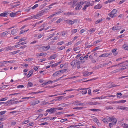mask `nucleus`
<instances>
[{
	"instance_id": "c9c22d12",
	"label": "nucleus",
	"mask_w": 128,
	"mask_h": 128,
	"mask_svg": "<svg viewBox=\"0 0 128 128\" xmlns=\"http://www.w3.org/2000/svg\"><path fill=\"white\" fill-rule=\"evenodd\" d=\"M93 4H90V1H87V2H86V5L88 6H92Z\"/></svg>"
},
{
	"instance_id": "1a4fd4ad",
	"label": "nucleus",
	"mask_w": 128,
	"mask_h": 128,
	"mask_svg": "<svg viewBox=\"0 0 128 128\" xmlns=\"http://www.w3.org/2000/svg\"><path fill=\"white\" fill-rule=\"evenodd\" d=\"M30 17L31 18H30V19H31L32 18H34V19H38L40 18V17L38 13L36 15L31 16Z\"/></svg>"
},
{
	"instance_id": "5701e85b",
	"label": "nucleus",
	"mask_w": 128,
	"mask_h": 128,
	"mask_svg": "<svg viewBox=\"0 0 128 128\" xmlns=\"http://www.w3.org/2000/svg\"><path fill=\"white\" fill-rule=\"evenodd\" d=\"M126 108H127L126 107L122 106H118V109H120L122 110H127V109Z\"/></svg>"
},
{
	"instance_id": "37998d69",
	"label": "nucleus",
	"mask_w": 128,
	"mask_h": 128,
	"mask_svg": "<svg viewBox=\"0 0 128 128\" xmlns=\"http://www.w3.org/2000/svg\"><path fill=\"white\" fill-rule=\"evenodd\" d=\"M33 60V58H28L24 60V61H31Z\"/></svg>"
},
{
	"instance_id": "6e6552de",
	"label": "nucleus",
	"mask_w": 128,
	"mask_h": 128,
	"mask_svg": "<svg viewBox=\"0 0 128 128\" xmlns=\"http://www.w3.org/2000/svg\"><path fill=\"white\" fill-rule=\"evenodd\" d=\"M47 9H44L40 11L38 13V14L40 17L42 15L46 13L47 12Z\"/></svg>"
},
{
	"instance_id": "0e129e2a",
	"label": "nucleus",
	"mask_w": 128,
	"mask_h": 128,
	"mask_svg": "<svg viewBox=\"0 0 128 128\" xmlns=\"http://www.w3.org/2000/svg\"><path fill=\"white\" fill-rule=\"evenodd\" d=\"M61 79V78H59L56 79L55 80H54L53 81L54 83L55 82H57L60 80Z\"/></svg>"
},
{
	"instance_id": "cd10ccee",
	"label": "nucleus",
	"mask_w": 128,
	"mask_h": 128,
	"mask_svg": "<svg viewBox=\"0 0 128 128\" xmlns=\"http://www.w3.org/2000/svg\"><path fill=\"white\" fill-rule=\"evenodd\" d=\"M96 30V29L94 28H91L89 30V32H90L91 33H92L94 32Z\"/></svg>"
},
{
	"instance_id": "ea45409f",
	"label": "nucleus",
	"mask_w": 128,
	"mask_h": 128,
	"mask_svg": "<svg viewBox=\"0 0 128 128\" xmlns=\"http://www.w3.org/2000/svg\"><path fill=\"white\" fill-rule=\"evenodd\" d=\"M29 29L25 30H22L20 31V34H22L24 33L25 32H26Z\"/></svg>"
},
{
	"instance_id": "6ab92c4d",
	"label": "nucleus",
	"mask_w": 128,
	"mask_h": 128,
	"mask_svg": "<svg viewBox=\"0 0 128 128\" xmlns=\"http://www.w3.org/2000/svg\"><path fill=\"white\" fill-rule=\"evenodd\" d=\"M120 26H115L112 28V29L113 30H120Z\"/></svg>"
},
{
	"instance_id": "a19ab883",
	"label": "nucleus",
	"mask_w": 128,
	"mask_h": 128,
	"mask_svg": "<svg viewBox=\"0 0 128 128\" xmlns=\"http://www.w3.org/2000/svg\"><path fill=\"white\" fill-rule=\"evenodd\" d=\"M38 6V4H36L34 5L32 7V10H34Z\"/></svg>"
},
{
	"instance_id": "c756f323",
	"label": "nucleus",
	"mask_w": 128,
	"mask_h": 128,
	"mask_svg": "<svg viewBox=\"0 0 128 128\" xmlns=\"http://www.w3.org/2000/svg\"><path fill=\"white\" fill-rule=\"evenodd\" d=\"M107 97V96H102L100 97L96 98H95L96 99H103L106 98Z\"/></svg>"
},
{
	"instance_id": "b1692460",
	"label": "nucleus",
	"mask_w": 128,
	"mask_h": 128,
	"mask_svg": "<svg viewBox=\"0 0 128 128\" xmlns=\"http://www.w3.org/2000/svg\"><path fill=\"white\" fill-rule=\"evenodd\" d=\"M83 76H89V72L88 71L84 72H83Z\"/></svg>"
},
{
	"instance_id": "a878e982",
	"label": "nucleus",
	"mask_w": 128,
	"mask_h": 128,
	"mask_svg": "<svg viewBox=\"0 0 128 128\" xmlns=\"http://www.w3.org/2000/svg\"><path fill=\"white\" fill-rule=\"evenodd\" d=\"M40 102V101L39 100H38L36 101L33 102L31 103V104L34 105L37 104Z\"/></svg>"
},
{
	"instance_id": "e433bc0d",
	"label": "nucleus",
	"mask_w": 128,
	"mask_h": 128,
	"mask_svg": "<svg viewBox=\"0 0 128 128\" xmlns=\"http://www.w3.org/2000/svg\"><path fill=\"white\" fill-rule=\"evenodd\" d=\"M16 12L14 13L13 12H12L10 13V15L11 17H14L16 15Z\"/></svg>"
},
{
	"instance_id": "9b49d317",
	"label": "nucleus",
	"mask_w": 128,
	"mask_h": 128,
	"mask_svg": "<svg viewBox=\"0 0 128 128\" xmlns=\"http://www.w3.org/2000/svg\"><path fill=\"white\" fill-rule=\"evenodd\" d=\"M66 22L69 24H71V25L73 24L74 22L73 21L69 20H65Z\"/></svg>"
},
{
	"instance_id": "338daca9",
	"label": "nucleus",
	"mask_w": 128,
	"mask_h": 128,
	"mask_svg": "<svg viewBox=\"0 0 128 128\" xmlns=\"http://www.w3.org/2000/svg\"><path fill=\"white\" fill-rule=\"evenodd\" d=\"M65 47L64 46H62L58 48L59 50H62L64 49L65 48Z\"/></svg>"
},
{
	"instance_id": "bf43d9fd",
	"label": "nucleus",
	"mask_w": 128,
	"mask_h": 128,
	"mask_svg": "<svg viewBox=\"0 0 128 128\" xmlns=\"http://www.w3.org/2000/svg\"><path fill=\"white\" fill-rule=\"evenodd\" d=\"M108 118H107L109 122H111L112 120V118H109L108 117Z\"/></svg>"
},
{
	"instance_id": "393cba45",
	"label": "nucleus",
	"mask_w": 128,
	"mask_h": 128,
	"mask_svg": "<svg viewBox=\"0 0 128 128\" xmlns=\"http://www.w3.org/2000/svg\"><path fill=\"white\" fill-rule=\"evenodd\" d=\"M56 54H54L52 55L50 58H49V59L50 58L51 59H54L56 56Z\"/></svg>"
},
{
	"instance_id": "3c124183",
	"label": "nucleus",
	"mask_w": 128,
	"mask_h": 128,
	"mask_svg": "<svg viewBox=\"0 0 128 128\" xmlns=\"http://www.w3.org/2000/svg\"><path fill=\"white\" fill-rule=\"evenodd\" d=\"M8 99V98L6 97L4 98H2L0 100V102L3 101H5L7 100Z\"/></svg>"
},
{
	"instance_id": "5fc2aeb1",
	"label": "nucleus",
	"mask_w": 128,
	"mask_h": 128,
	"mask_svg": "<svg viewBox=\"0 0 128 128\" xmlns=\"http://www.w3.org/2000/svg\"><path fill=\"white\" fill-rule=\"evenodd\" d=\"M117 96L118 97L120 98V97L122 95V94L120 93H118L117 94Z\"/></svg>"
},
{
	"instance_id": "052dcab7",
	"label": "nucleus",
	"mask_w": 128,
	"mask_h": 128,
	"mask_svg": "<svg viewBox=\"0 0 128 128\" xmlns=\"http://www.w3.org/2000/svg\"><path fill=\"white\" fill-rule=\"evenodd\" d=\"M64 43V42L63 41L59 42L57 44L58 45H61L63 44Z\"/></svg>"
},
{
	"instance_id": "de8ad7c7",
	"label": "nucleus",
	"mask_w": 128,
	"mask_h": 128,
	"mask_svg": "<svg viewBox=\"0 0 128 128\" xmlns=\"http://www.w3.org/2000/svg\"><path fill=\"white\" fill-rule=\"evenodd\" d=\"M62 18H61L58 19V20L56 22L58 23H60L61 21H62Z\"/></svg>"
},
{
	"instance_id": "f03ea898",
	"label": "nucleus",
	"mask_w": 128,
	"mask_h": 128,
	"mask_svg": "<svg viewBox=\"0 0 128 128\" xmlns=\"http://www.w3.org/2000/svg\"><path fill=\"white\" fill-rule=\"evenodd\" d=\"M84 2H77L75 6L76 7L75 9L76 10H80L82 7V5L84 4Z\"/></svg>"
},
{
	"instance_id": "2f4dec72",
	"label": "nucleus",
	"mask_w": 128,
	"mask_h": 128,
	"mask_svg": "<svg viewBox=\"0 0 128 128\" xmlns=\"http://www.w3.org/2000/svg\"><path fill=\"white\" fill-rule=\"evenodd\" d=\"M85 89L84 90H82L80 91V93H82V94H86L87 92V91L86 90V89L85 88Z\"/></svg>"
},
{
	"instance_id": "c03bdc74",
	"label": "nucleus",
	"mask_w": 128,
	"mask_h": 128,
	"mask_svg": "<svg viewBox=\"0 0 128 128\" xmlns=\"http://www.w3.org/2000/svg\"><path fill=\"white\" fill-rule=\"evenodd\" d=\"M66 69H64L62 70H59V71H60L59 72H60V74H61V73H64V72H66Z\"/></svg>"
},
{
	"instance_id": "ddd939ff",
	"label": "nucleus",
	"mask_w": 128,
	"mask_h": 128,
	"mask_svg": "<svg viewBox=\"0 0 128 128\" xmlns=\"http://www.w3.org/2000/svg\"><path fill=\"white\" fill-rule=\"evenodd\" d=\"M77 2L75 0H74L72 2H68V4H72V6L73 7H74L75 6V5H76V4Z\"/></svg>"
},
{
	"instance_id": "a18cd8bd",
	"label": "nucleus",
	"mask_w": 128,
	"mask_h": 128,
	"mask_svg": "<svg viewBox=\"0 0 128 128\" xmlns=\"http://www.w3.org/2000/svg\"><path fill=\"white\" fill-rule=\"evenodd\" d=\"M77 126L76 125V126H74L73 125H71V126L68 127L67 128H75V127H77Z\"/></svg>"
},
{
	"instance_id": "bb28decb",
	"label": "nucleus",
	"mask_w": 128,
	"mask_h": 128,
	"mask_svg": "<svg viewBox=\"0 0 128 128\" xmlns=\"http://www.w3.org/2000/svg\"><path fill=\"white\" fill-rule=\"evenodd\" d=\"M14 62L13 61H4L3 62H1V63L2 64H4L3 63H4V64H7L9 63H10V62Z\"/></svg>"
},
{
	"instance_id": "79ce46f5",
	"label": "nucleus",
	"mask_w": 128,
	"mask_h": 128,
	"mask_svg": "<svg viewBox=\"0 0 128 128\" xmlns=\"http://www.w3.org/2000/svg\"><path fill=\"white\" fill-rule=\"evenodd\" d=\"M32 83L31 82H28V85L29 87H31L32 86Z\"/></svg>"
},
{
	"instance_id": "7c9ffc66",
	"label": "nucleus",
	"mask_w": 128,
	"mask_h": 128,
	"mask_svg": "<svg viewBox=\"0 0 128 128\" xmlns=\"http://www.w3.org/2000/svg\"><path fill=\"white\" fill-rule=\"evenodd\" d=\"M19 43L20 42H19L17 43V44L13 46V48H16L19 47L20 45V44H19Z\"/></svg>"
},
{
	"instance_id": "58836bf2",
	"label": "nucleus",
	"mask_w": 128,
	"mask_h": 128,
	"mask_svg": "<svg viewBox=\"0 0 128 128\" xmlns=\"http://www.w3.org/2000/svg\"><path fill=\"white\" fill-rule=\"evenodd\" d=\"M123 47L124 49L126 50H128V46L126 44H124L123 46Z\"/></svg>"
},
{
	"instance_id": "0eeeda50",
	"label": "nucleus",
	"mask_w": 128,
	"mask_h": 128,
	"mask_svg": "<svg viewBox=\"0 0 128 128\" xmlns=\"http://www.w3.org/2000/svg\"><path fill=\"white\" fill-rule=\"evenodd\" d=\"M81 101H78L76 100V101L73 102V103H72L73 104H74V105L76 106H84V103H81Z\"/></svg>"
},
{
	"instance_id": "8fccbe9b",
	"label": "nucleus",
	"mask_w": 128,
	"mask_h": 128,
	"mask_svg": "<svg viewBox=\"0 0 128 128\" xmlns=\"http://www.w3.org/2000/svg\"><path fill=\"white\" fill-rule=\"evenodd\" d=\"M112 64V62L111 61H109V62H106V63H104V66L106 65H108V64Z\"/></svg>"
},
{
	"instance_id": "20e7f679",
	"label": "nucleus",
	"mask_w": 128,
	"mask_h": 128,
	"mask_svg": "<svg viewBox=\"0 0 128 128\" xmlns=\"http://www.w3.org/2000/svg\"><path fill=\"white\" fill-rule=\"evenodd\" d=\"M10 14V12L6 11L4 12L3 13L0 14V16L2 17H6L7 16V14Z\"/></svg>"
},
{
	"instance_id": "423d86ee",
	"label": "nucleus",
	"mask_w": 128,
	"mask_h": 128,
	"mask_svg": "<svg viewBox=\"0 0 128 128\" xmlns=\"http://www.w3.org/2000/svg\"><path fill=\"white\" fill-rule=\"evenodd\" d=\"M62 12H63V11H62V10L61 11L57 12H56L54 13V14H52L49 17H48V18H52V17L54 16H56L58 14Z\"/></svg>"
},
{
	"instance_id": "4d7b16f0",
	"label": "nucleus",
	"mask_w": 128,
	"mask_h": 128,
	"mask_svg": "<svg viewBox=\"0 0 128 128\" xmlns=\"http://www.w3.org/2000/svg\"><path fill=\"white\" fill-rule=\"evenodd\" d=\"M80 60H83V61L84 62L85 61V60H84V58L83 56H81L80 58Z\"/></svg>"
},
{
	"instance_id": "13d9d810",
	"label": "nucleus",
	"mask_w": 128,
	"mask_h": 128,
	"mask_svg": "<svg viewBox=\"0 0 128 128\" xmlns=\"http://www.w3.org/2000/svg\"><path fill=\"white\" fill-rule=\"evenodd\" d=\"M33 70H31L29 72L28 74L31 76L33 74Z\"/></svg>"
},
{
	"instance_id": "473e14b6",
	"label": "nucleus",
	"mask_w": 128,
	"mask_h": 128,
	"mask_svg": "<svg viewBox=\"0 0 128 128\" xmlns=\"http://www.w3.org/2000/svg\"><path fill=\"white\" fill-rule=\"evenodd\" d=\"M90 110L93 112H99L100 111V110L98 109H91Z\"/></svg>"
},
{
	"instance_id": "6e6d98bb",
	"label": "nucleus",
	"mask_w": 128,
	"mask_h": 128,
	"mask_svg": "<svg viewBox=\"0 0 128 128\" xmlns=\"http://www.w3.org/2000/svg\"><path fill=\"white\" fill-rule=\"evenodd\" d=\"M102 21V19H99L97 20L96 22V24H97Z\"/></svg>"
},
{
	"instance_id": "4be33fe9",
	"label": "nucleus",
	"mask_w": 128,
	"mask_h": 128,
	"mask_svg": "<svg viewBox=\"0 0 128 128\" xmlns=\"http://www.w3.org/2000/svg\"><path fill=\"white\" fill-rule=\"evenodd\" d=\"M17 32V30L16 29H14L12 30L11 31V34L12 35H14L16 34Z\"/></svg>"
},
{
	"instance_id": "39448f33",
	"label": "nucleus",
	"mask_w": 128,
	"mask_h": 128,
	"mask_svg": "<svg viewBox=\"0 0 128 128\" xmlns=\"http://www.w3.org/2000/svg\"><path fill=\"white\" fill-rule=\"evenodd\" d=\"M50 46H44L42 47L41 48L43 51H46L49 50L50 48Z\"/></svg>"
},
{
	"instance_id": "7ed1b4c3",
	"label": "nucleus",
	"mask_w": 128,
	"mask_h": 128,
	"mask_svg": "<svg viewBox=\"0 0 128 128\" xmlns=\"http://www.w3.org/2000/svg\"><path fill=\"white\" fill-rule=\"evenodd\" d=\"M56 112V108H52L48 109L46 110V112H48L49 114H52Z\"/></svg>"
},
{
	"instance_id": "49530a36",
	"label": "nucleus",
	"mask_w": 128,
	"mask_h": 128,
	"mask_svg": "<svg viewBox=\"0 0 128 128\" xmlns=\"http://www.w3.org/2000/svg\"><path fill=\"white\" fill-rule=\"evenodd\" d=\"M41 104L42 105H46V104H47L48 102H45V101H43L42 102H41Z\"/></svg>"
},
{
	"instance_id": "dca6fc26",
	"label": "nucleus",
	"mask_w": 128,
	"mask_h": 128,
	"mask_svg": "<svg viewBox=\"0 0 128 128\" xmlns=\"http://www.w3.org/2000/svg\"><path fill=\"white\" fill-rule=\"evenodd\" d=\"M13 49V46H8L4 48V50L6 51H8V50H12Z\"/></svg>"
},
{
	"instance_id": "c85d7f7f",
	"label": "nucleus",
	"mask_w": 128,
	"mask_h": 128,
	"mask_svg": "<svg viewBox=\"0 0 128 128\" xmlns=\"http://www.w3.org/2000/svg\"><path fill=\"white\" fill-rule=\"evenodd\" d=\"M113 108V107L112 106H107L105 107V109L107 110H111Z\"/></svg>"
},
{
	"instance_id": "864d4df0",
	"label": "nucleus",
	"mask_w": 128,
	"mask_h": 128,
	"mask_svg": "<svg viewBox=\"0 0 128 128\" xmlns=\"http://www.w3.org/2000/svg\"><path fill=\"white\" fill-rule=\"evenodd\" d=\"M126 100H122L119 101L118 102L122 103H124L125 102H126Z\"/></svg>"
},
{
	"instance_id": "f8f14e48",
	"label": "nucleus",
	"mask_w": 128,
	"mask_h": 128,
	"mask_svg": "<svg viewBox=\"0 0 128 128\" xmlns=\"http://www.w3.org/2000/svg\"><path fill=\"white\" fill-rule=\"evenodd\" d=\"M70 65L73 68H74L76 67V61L73 60L70 63Z\"/></svg>"
},
{
	"instance_id": "4c0bfd02",
	"label": "nucleus",
	"mask_w": 128,
	"mask_h": 128,
	"mask_svg": "<svg viewBox=\"0 0 128 128\" xmlns=\"http://www.w3.org/2000/svg\"><path fill=\"white\" fill-rule=\"evenodd\" d=\"M83 107H77L74 108L73 109H78V110H80L81 109H82V108H83Z\"/></svg>"
},
{
	"instance_id": "412c9836",
	"label": "nucleus",
	"mask_w": 128,
	"mask_h": 128,
	"mask_svg": "<svg viewBox=\"0 0 128 128\" xmlns=\"http://www.w3.org/2000/svg\"><path fill=\"white\" fill-rule=\"evenodd\" d=\"M59 71H59V70L58 71L52 74V76H58V75L60 74Z\"/></svg>"
},
{
	"instance_id": "09e8293b",
	"label": "nucleus",
	"mask_w": 128,
	"mask_h": 128,
	"mask_svg": "<svg viewBox=\"0 0 128 128\" xmlns=\"http://www.w3.org/2000/svg\"><path fill=\"white\" fill-rule=\"evenodd\" d=\"M58 65V63H56L55 64H52L50 65V66L52 67L56 66H57Z\"/></svg>"
},
{
	"instance_id": "680f3d73",
	"label": "nucleus",
	"mask_w": 128,
	"mask_h": 128,
	"mask_svg": "<svg viewBox=\"0 0 128 128\" xmlns=\"http://www.w3.org/2000/svg\"><path fill=\"white\" fill-rule=\"evenodd\" d=\"M26 40V38H21V39H20L19 40L20 41L19 42H20L23 41L25 40Z\"/></svg>"
},
{
	"instance_id": "f704fd0d",
	"label": "nucleus",
	"mask_w": 128,
	"mask_h": 128,
	"mask_svg": "<svg viewBox=\"0 0 128 128\" xmlns=\"http://www.w3.org/2000/svg\"><path fill=\"white\" fill-rule=\"evenodd\" d=\"M112 123L113 124L115 125L117 122V120L116 118H114L112 119Z\"/></svg>"
},
{
	"instance_id": "9d476101",
	"label": "nucleus",
	"mask_w": 128,
	"mask_h": 128,
	"mask_svg": "<svg viewBox=\"0 0 128 128\" xmlns=\"http://www.w3.org/2000/svg\"><path fill=\"white\" fill-rule=\"evenodd\" d=\"M8 31H6L4 32L1 34H0V37L3 38L8 33Z\"/></svg>"
},
{
	"instance_id": "a211bd4d",
	"label": "nucleus",
	"mask_w": 128,
	"mask_h": 128,
	"mask_svg": "<svg viewBox=\"0 0 128 128\" xmlns=\"http://www.w3.org/2000/svg\"><path fill=\"white\" fill-rule=\"evenodd\" d=\"M102 7V5L100 4H98L94 6V9H100Z\"/></svg>"
},
{
	"instance_id": "4468645a",
	"label": "nucleus",
	"mask_w": 128,
	"mask_h": 128,
	"mask_svg": "<svg viewBox=\"0 0 128 128\" xmlns=\"http://www.w3.org/2000/svg\"><path fill=\"white\" fill-rule=\"evenodd\" d=\"M109 55L110 54L108 53H106L105 54H104L100 55L99 56V57L101 58L102 57H108Z\"/></svg>"
},
{
	"instance_id": "f257e3e1",
	"label": "nucleus",
	"mask_w": 128,
	"mask_h": 128,
	"mask_svg": "<svg viewBox=\"0 0 128 128\" xmlns=\"http://www.w3.org/2000/svg\"><path fill=\"white\" fill-rule=\"evenodd\" d=\"M117 10L116 9L113 10L108 14V15L111 18H113L116 17L117 16Z\"/></svg>"
},
{
	"instance_id": "e2e57ef3",
	"label": "nucleus",
	"mask_w": 128,
	"mask_h": 128,
	"mask_svg": "<svg viewBox=\"0 0 128 128\" xmlns=\"http://www.w3.org/2000/svg\"><path fill=\"white\" fill-rule=\"evenodd\" d=\"M24 86L23 85H20L18 86L17 88H23L24 87Z\"/></svg>"
},
{
	"instance_id": "f3484780",
	"label": "nucleus",
	"mask_w": 128,
	"mask_h": 128,
	"mask_svg": "<svg viewBox=\"0 0 128 128\" xmlns=\"http://www.w3.org/2000/svg\"><path fill=\"white\" fill-rule=\"evenodd\" d=\"M120 125L123 126V128H128V125L123 122L121 123Z\"/></svg>"
},
{
	"instance_id": "69168bd1",
	"label": "nucleus",
	"mask_w": 128,
	"mask_h": 128,
	"mask_svg": "<svg viewBox=\"0 0 128 128\" xmlns=\"http://www.w3.org/2000/svg\"><path fill=\"white\" fill-rule=\"evenodd\" d=\"M6 111H3L1 112H0V115H2L5 114Z\"/></svg>"
},
{
	"instance_id": "603ef678",
	"label": "nucleus",
	"mask_w": 128,
	"mask_h": 128,
	"mask_svg": "<svg viewBox=\"0 0 128 128\" xmlns=\"http://www.w3.org/2000/svg\"><path fill=\"white\" fill-rule=\"evenodd\" d=\"M29 121L27 120H25L22 122L23 124H26L29 122Z\"/></svg>"
},
{
	"instance_id": "aec40b11",
	"label": "nucleus",
	"mask_w": 128,
	"mask_h": 128,
	"mask_svg": "<svg viewBox=\"0 0 128 128\" xmlns=\"http://www.w3.org/2000/svg\"><path fill=\"white\" fill-rule=\"evenodd\" d=\"M117 49L115 48L114 49H113L112 50V52L113 54L115 56H116L118 54V52H116V50H117Z\"/></svg>"
},
{
	"instance_id": "2eb2a0df",
	"label": "nucleus",
	"mask_w": 128,
	"mask_h": 128,
	"mask_svg": "<svg viewBox=\"0 0 128 128\" xmlns=\"http://www.w3.org/2000/svg\"><path fill=\"white\" fill-rule=\"evenodd\" d=\"M64 14L66 16H69L70 15H74V12H68L65 13Z\"/></svg>"
},
{
	"instance_id": "774afa93",
	"label": "nucleus",
	"mask_w": 128,
	"mask_h": 128,
	"mask_svg": "<svg viewBox=\"0 0 128 128\" xmlns=\"http://www.w3.org/2000/svg\"><path fill=\"white\" fill-rule=\"evenodd\" d=\"M82 42L81 41H79L78 42L75 44V45L76 46H78V45L80 44L81 42Z\"/></svg>"
},
{
	"instance_id": "72a5a7b5",
	"label": "nucleus",
	"mask_w": 128,
	"mask_h": 128,
	"mask_svg": "<svg viewBox=\"0 0 128 128\" xmlns=\"http://www.w3.org/2000/svg\"><path fill=\"white\" fill-rule=\"evenodd\" d=\"M76 67L78 69L80 68V62L78 61L76 62Z\"/></svg>"
}]
</instances>
